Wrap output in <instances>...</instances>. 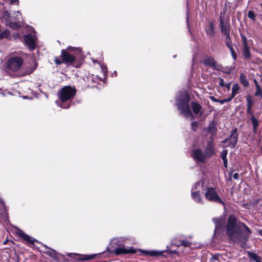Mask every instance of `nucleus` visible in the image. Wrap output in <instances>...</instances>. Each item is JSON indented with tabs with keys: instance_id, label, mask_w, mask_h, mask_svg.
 <instances>
[{
	"instance_id": "nucleus-25",
	"label": "nucleus",
	"mask_w": 262,
	"mask_h": 262,
	"mask_svg": "<svg viewBox=\"0 0 262 262\" xmlns=\"http://www.w3.org/2000/svg\"><path fill=\"white\" fill-rule=\"evenodd\" d=\"M239 79L241 83L245 87H247L249 86V82L248 80L246 79V76L243 74L241 73L239 76Z\"/></svg>"
},
{
	"instance_id": "nucleus-45",
	"label": "nucleus",
	"mask_w": 262,
	"mask_h": 262,
	"mask_svg": "<svg viewBox=\"0 0 262 262\" xmlns=\"http://www.w3.org/2000/svg\"><path fill=\"white\" fill-rule=\"evenodd\" d=\"M231 86V83L229 82L227 83H225L224 86L227 89V90H230Z\"/></svg>"
},
{
	"instance_id": "nucleus-13",
	"label": "nucleus",
	"mask_w": 262,
	"mask_h": 262,
	"mask_svg": "<svg viewBox=\"0 0 262 262\" xmlns=\"http://www.w3.org/2000/svg\"><path fill=\"white\" fill-rule=\"evenodd\" d=\"M193 158L196 161L202 163L205 162L206 156L200 149H196L192 153Z\"/></svg>"
},
{
	"instance_id": "nucleus-24",
	"label": "nucleus",
	"mask_w": 262,
	"mask_h": 262,
	"mask_svg": "<svg viewBox=\"0 0 262 262\" xmlns=\"http://www.w3.org/2000/svg\"><path fill=\"white\" fill-rule=\"evenodd\" d=\"M191 106L193 113L195 114H199L201 108V105L195 102H192Z\"/></svg>"
},
{
	"instance_id": "nucleus-42",
	"label": "nucleus",
	"mask_w": 262,
	"mask_h": 262,
	"mask_svg": "<svg viewBox=\"0 0 262 262\" xmlns=\"http://www.w3.org/2000/svg\"><path fill=\"white\" fill-rule=\"evenodd\" d=\"M226 43L227 46L229 48V47H232V46L231 45V43L230 37L229 38H227V40H226Z\"/></svg>"
},
{
	"instance_id": "nucleus-14",
	"label": "nucleus",
	"mask_w": 262,
	"mask_h": 262,
	"mask_svg": "<svg viewBox=\"0 0 262 262\" xmlns=\"http://www.w3.org/2000/svg\"><path fill=\"white\" fill-rule=\"evenodd\" d=\"M212 221L215 225L214 234H216L218 232H220L223 223V219L222 217H214L212 219Z\"/></svg>"
},
{
	"instance_id": "nucleus-47",
	"label": "nucleus",
	"mask_w": 262,
	"mask_h": 262,
	"mask_svg": "<svg viewBox=\"0 0 262 262\" xmlns=\"http://www.w3.org/2000/svg\"><path fill=\"white\" fill-rule=\"evenodd\" d=\"M210 99H211L212 101H214V102H218V101H219V99H216V98H215L214 97H213V96H211V97H210Z\"/></svg>"
},
{
	"instance_id": "nucleus-49",
	"label": "nucleus",
	"mask_w": 262,
	"mask_h": 262,
	"mask_svg": "<svg viewBox=\"0 0 262 262\" xmlns=\"http://www.w3.org/2000/svg\"><path fill=\"white\" fill-rule=\"evenodd\" d=\"M233 177L234 179H238V177H239V174L238 173H235L233 175Z\"/></svg>"
},
{
	"instance_id": "nucleus-56",
	"label": "nucleus",
	"mask_w": 262,
	"mask_h": 262,
	"mask_svg": "<svg viewBox=\"0 0 262 262\" xmlns=\"http://www.w3.org/2000/svg\"><path fill=\"white\" fill-rule=\"evenodd\" d=\"M113 74L115 75V76H117V72H116V71H115V72H114V74Z\"/></svg>"
},
{
	"instance_id": "nucleus-3",
	"label": "nucleus",
	"mask_w": 262,
	"mask_h": 262,
	"mask_svg": "<svg viewBox=\"0 0 262 262\" xmlns=\"http://www.w3.org/2000/svg\"><path fill=\"white\" fill-rule=\"evenodd\" d=\"M190 96L185 91L180 92L176 97V104L178 109L186 118L192 120L193 115L189 106Z\"/></svg>"
},
{
	"instance_id": "nucleus-27",
	"label": "nucleus",
	"mask_w": 262,
	"mask_h": 262,
	"mask_svg": "<svg viewBox=\"0 0 262 262\" xmlns=\"http://www.w3.org/2000/svg\"><path fill=\"white\" fill-rule=\"evenodd\" d=\"M227 154H228V150L226 149L223 150L221 154V157L223 161L224 165L225 167H227Z\"/></svg>"
},
{
	"instance_id": "nucleus-43",
	"label": "nucleus",
	"mask_w": 262,
	"mask_h": 262,
	"mask_svg": "<svg viewBox=\"0 0 262 262\" xmlns=\"http://www.w3.org/2000/svg\"><path fill=\"white\" fill-rule=\"evenodd\" d=\"M219 84L221 86H223V87L224 86L225 83H224V81L223 79H222V78H220L219 79Z\"/></svg>"
},
{
	"instance_id": "nucleus-29",
	"label": "nucleus",
	"mask_w": 262,
	"mask_h": 262,
	"mask_svg": "<svg viewBox=\"0 0 262 262\" xmlns=\"http://www.w3.org/2000/svg\"><path fill=\"white\" fill-rule=\"evenodd\" d=\"M96 256V254L83 255L80 258L81 260H89L94 259Z\"/></svg>"
},
{
	"instance_id": "nucleus-9",
	"label": "nucleus",
	"mask_w": 262,
	"mask_h": 262,
	"mask_svg": "<svg viewBox=\"0 0 262 262\" xmlns=\"http://www.w3.org/2000/svg\"><path fill=\"white\" fill-rule=\"evenodd\" d=\"M237 128L232 130L231 135L229 138L226 139L222 141L223 143H228V146L231 147H234L237 142L238 135L237 134Z\"/></svg>"
},
{
	"instance_id": "nucleus-28",
	"label": "nucleus",
	"mask_w": 262,
	"mask_h": 262,
	"mask_svg": "<svg viewBox=\"0 0 262 262\" xmlns=\"http://www.w3.org/2000/svg\"><path fill=\"white\" fill-rule=\"evenodd\" d=\"M239 86L237 84H234L232 88V97H234L238 92Z\"/></svg>"
},
{
	"instance_id": "nucleus-23",
	"label": "nucleus",
	"mask_w": 262,
	"mask_h": 262,
	"mask_svg": "<svg viewBox=\"0 0 262 262\" xmlns=\"http://www.w3.org/2000/svg\"><path fill=\"white\" fill-rule=\"evenodd\" d=\"M206 33L210 36H214L215 34L214 24L212 22H210L208 27L206 29Z\"/></svg>"
},
{
	"instance_id": "nucleus-34",
	"label": "nucleus",
	"mask_w": 262,
	"mask_h": 262,
	"mask_svg": "<svg viewBox=\"0 0 262 262\" xmlns=\"http://www.w3.org/2000/svg\"><path fill=\"white\" fill-rule=\"evenodd\" d=\"M246 101L247 103V107H252L253 105V101L251 99L250 96H248L246 98Z\"/></svg>"
},
{
	"instance_id": "nucleus-17",
	"label": "nucleus",
	"mask_w": 262,
	"mask_h": 262,
	"mask_svg": "<svg viewBox=\"0 0 262 262\" xmlns=\"http://www.w3.org/2000/svg\"><path fill=\"white\" fill-rule=\"evenodd\" d=\"M44 247L45 248V250L43 251V252L45 254L56 260H58V257L57 256V253L54 250L48 247L46 245H44Z\"/></svg>"
},
{
	"instance_id": "nucleus-31",
	"label": "nucleus",
	"mask_w": 262,
	"mask_h": 262,
	"mask_svg": "<svg viewBox=\"0 0 262 262\" xmlns=\"http://www.w3.org/2000/svg\"><path fill=\"white\" fill-rule=\"evenodd\" d=\"M191 245V243L187 241V240H182L181 241V243L177 246L179 247L180 246H183L185 247H190Z\"/></svg>"
},
{
	"instance_id": "nucleus-33",
	"label": "nucleus",
	"mask_w": 262,
	"mask_h": 262,
	"mask_svg": "<svg viewBox=\"0 0 262 262\" xmlns=\"http://www.w3.org/2000/svg\"><path fill=\"white\" fill-rule=\"evenodd\" d=\"M37 63L36 62L34 63V66L30 68L27 69L26 73L30 74L32 73L36 68Z\"/></svg>"
},
{
	"instance_id": "nucleus-26",
	"label": "nucleus",
	"mask_w": 262,
	"mask_h": 262,
	"mask_svg": "<svg viewBox=\"0 0 262 262\" xmlns=\"http://www.w3.org/2000/svg\"><path fill=\"white\" fill-rule=\"evenodd\" d=\"M251 120L253 125V130L256 132L257 127H258L259 123L257 120L255 118L253 113H251Z\"/></svg>"
},
{
	"instance_id": "nucleus-10",
	"label": "nucleus",
	"mask_w": 262,
	"mask_h": 262,
	"mask_svg": "<svg viewBox=\"0 0 262 262\" xmlns=\"http://www.w3.org/2000/svg\"><path fill=\"white\" fill-rule=\"evenodd\" d=\"M220 26L221 32L226 35V38L230 37V25L229 23L224 20L222 16V14L220 16Z\"/></svg>"
},
{
	"instance_id": "nucleus-15",
	"label": "nucleus",
	"mask_w": 262,
	"mask_h": 262,
	"mask_svg": "<svg viewBox=\"0 0 262 262\" xmlns=\"http://www.w3.org/2000/svg\"><path fill=\"white\" fill-rule=\"evenodd\" d=\"M0 214L2 219L5 222L8 221V215L4 207L3 200L0 199Z\"/></svg>"
},
{
	"instance_id": "nucleus-12",
	"label": "nucleus",
	"mask_w": 262,
	"mask_h": 262,
	"mask_svg": "<svg viewBox=\"0 0 262 262\" xmlns=\"http://www.w3.org/2000/svg\"><path fill=\"white\" fill-rule=\"evenodd\" d=\"M203 63L207 66L212 68L214 69L219 70L220 69V66L216 64V61L214 58L210 56L204 57L203 61Z\"/></svg>"
},
{
	"instance_id": "nucleus-46",
	"label": "nucleus",
	"mask_w": 262,
	"mask_h": 262,
	"mask_svg": "<svg viewBox=\"0 0 262 262\" xmlns=\"http://www.w3.org/2000/svg\"><path fill=\"white\" fill-rule=\"evenodd\" d=\"M252 107H247V112L248 114H250L251 116V113H252L251 111Z\"/></svg>"
},
{
	"instance_id": "nucleus-37",
	"label": "nucleus",
	"mask_w": 262,
	"mask_h": 262,
	"mask_svg": "<svg viewBox=\"0 0 262 262\" xmlns=\"http://www.w3.org/2000/svg\"><path fill=\"white\" fill-rule=\"evenodd\" d=\"M201 185V184H200V182H196L195 185L192 187V191H194V190H197L198 189V188Z\"/></svg>"
},
{
	"instance_id": "nucleus-2",
	"label": "nucleus",
	"mask_w": 262,
	"mask_h": 262,
	"mask_svg": "<svg viewBox=\"0 0 262 262\" xmlns=\"http://www.w3.org/2000/svg\"><path fill=\"white\" fill-rule=\"evenodd\" d=\"M133 244V240L128 237H118L113 238L111 241V245L114 249L116 254H126L134 253L136 250L127 245Z\"/></svg>"
},
{
	"instance_id": "nucleus-22",
	"label": "nucleus",
	"mask_w": 262,
	"mask_h": 262,
	"mask_svg": "<svg viewBox=\"0 0 262 262\" xmlns=\"http://www.w3.org/2000/svg\"><path fill=\"white\" fill-rule=\"evenodd\" d=\"M242 54L246 59H249L251 57V53L250 51V48L248 45H245L243 46V50Z\"/></svg>"
},
{
	"instance_id": "nucleus-11",
	"label": "nucleus",
	"mask_w": 262,
	"mask_h": 262,
	"mask_svg": "<svg viewBox=\"0 0 262 262\" xmlns=\"http://www.w3.org/2000/svg\"><path fill=\"white\" fill-rule=\"evenodd\" d=\"M24 39L26 45H27L30 49L32 50L35 49L36 37L34 33H30L25 35Z\"/></svg>"
},
{
	"instance_id": "nucleus-30",
	"label": "nucleus",
	"mask_w": 262,
	"mask_h": 262,
	"mask_svg": "<svg viewBox=\"0 0 262 262\" xmlns=\"http://www.w3.org/2000/svg\"><path fill=\"white\" fill-rule=\"evenodd\" d=\"M256 89V90L254 94L255 96H259L260 98H262V86H257Z\"/></svg>"
},
{
	"instance_id": "nucleus-7",
	"label": "nucleus",
	"mask_w": 262,
	"mask_h": 262,
	"mask_svg": "<svg viewBox=\"0 0 262 262\" xmlns=\"http://www.w3.org/2000/svg\"><path fill=\"white\" fill-rule=\"evenodd\" d=\"M206 199L211 202L223 204L224 203L219 196L217 191L215 188L212 187H207L205 189L204 193Z\"/></svg>"
},
{
	"instance_id": "nucleus-20",
	"label": "nucleus",
	"mask_w": 262,
	"mask_h": 262,
	"mask_svg": "<svg viewBox=\"0 0 262 262\" xmlns=\"http://www.w3.org/2000/svg\"><path fill=\"white\" fill-rule=\"evenodd\" d=\"M247 254L250 260L255 262H261V258L257 254L252 252L248 251Z\"/></svg>"
},
{
	"instance_id": "nucleus-50",
	"label": "nucleus",
	"mask_w": 262,
	"mask_h": 262,
	"mask_svg": "<svg viewBox=\"0 0 262 262\" xmlns=\"http://www.w3.org/2000/svg\"><path fill=\"white\" fill-rule=\"evenodd\" d=\"M234 97H232V96L228 98H227V99H225V102H230L231 101V100Z\"/></svg>"
},
{
	"instance_id": "nucleus-38",
	"label": "nucleus",
	"mask_w": 262,
	"mask_h": 262,
	"mask_svg": "<svg viewBox=\"0 0 262 262\" xmlns=\"http://www.w3.org/2000/svg\"><path fill=\"white\" fill-rule=\"evenodd\" d=\"M101 69L103 73V75H106V74L107 73V70L106 67L105 66L101 65Z\"/></svg>"
},
{
	"instance_id": "nucleus-19",
	"label": "nucleus",
	"mask_w": 262,
	"mask_h": 262,
	"mask_svg": "<svg viewBox=\"0 0 262 262\" xmlns=\"http://www.w3.org/2000/svg\"><path fill=\"white\" fill-rule=\"evenodd\" d=\"M19 235L24 241L29 244H33L36 240L28 235L25 234L21 231L19 232Z\"/></svg>"
},
{
	"instance_id": "nucleus-1",
	"label": "nucleus",
	"mask_w": 262,
	"mask_h": 262,
	"mask_svg": "<svg viewBox=\"0 0 262 262\" xmlns=\"http://www.w3.org/2000/svg\"><path fill=\"white\" fill-rule=\"evenodd\" d=\"M251 231L245 224L237 222L234 215H230L226 226V234L233 242L245 244Z\"/></svg>"
},
{
	"instance_id": "nucleus-18",
	"label": "nucleus",
	"mask_w": 262,
	"mask_h": 262,
	"mask_svg": "<svg viewBox=\"0 0 262 262\" xmlns=\"http://www.w3.org/2000/svg\"><path fill=\"white\" fill-rule=\"evenodd\" d=\"M165 252V251H157V250H149V251H144L143 253L145 255H149L151 256H156L158 257L159 256L163 255V253Z\"/></svg>"
},
{
	"instance_id": "nucleus-48",
	"label": "nucleus",
	"mask_w": 262,
	"mask_h": 262,
	"mask_svg": "<svg viewBox=\"0 0 262 262\" xmlns=\"http://www.w3.org/2000/svg\"><path fill=\"white\" fill-rule=\"evenodd\" d=\"M253 82L255 85L256 88H257V86H261V85L258 84L257 81L255 79H254Z\"/></svg>"
},
{
	"instance_id": "nucleus-4",
	"label": "nucleus",
	"mask_w": 262,
	"mask_h": 262,
	"mask_svg": "<svg viewBox=\"0 0 262 262\" xmlns=\"http://www.w3.org/2000/svg\"><path fill=\"white\" fill-rule=\"evenodd\" d=\"M81 49L72 47H68L67 49L61 51V58L62 62L66 63L74 62L77 57L80 54Z\"/></svg>"
},
{
	"instance_id": "nucleus-54",
	"label": "nucleus",
	"mask_w": 262,
	"mask_h": 262,
	"mask_svg": "<svg viewBox=\"0 0 262 262\" xmlns=\"http://www.w3.org/2000/svg\"><path fill=\"white\" fill-rule=\"evenodd\" d=\"M258 233L261 236H262V229L259 230Z\"/></svg>"
},
{
	"instance_id": "nucleus-36",
	"label": "nucleus",
	"mask_w": 262,
	"mask_h": 262,
	"mask_svg": "<svg viewBox=\"0 0 262 262\" xmlns=\"http://www.w3.org/2000/svg\"><path fill=\"white\" fill-rule=\"evenodd\" d=\"M230 49V51L231 52V55H232V56L234 60H235L236 59V54L235 53V51L234 50V49L233 48V47H229V48Z\"/></svg>"
},
{
	"instance_id": "nucleus-41",
	"label": "nucleus",
	"mask_w": 262,
	"mask_h": 262,
	"mask_svg": "<svg viewBox=\"0 0 262 262\" xmlns=\"http://www.w3.org/2000/svg\"><path fill=\"white\" fill-rule=\"evenodd\" d=\"M197 126H198V123L196 122H192V123H191V127H192V129L193 130H194V131L196 130Z\"/></svg>"
},
{
	"instance_id": "nucleus-51",
	"label": "nucleus",
	"mask_w": 262,
	"mask_h": 262,
	"mask_svg": "<svg viewBox=\"0 0 262 262\" xmlns=\"http://www.w3.org/2000/svg\"><path fill=\"white\" fill-rule=\"evenodd\" d=\"M56 63L57 64H61V63H63V62H62V61H60V60H56Z\"/></svg>"
},
{
	"instance_id": "nucleus-16",
	"label": "nucleus",
	"mask_w": 262,
	"mask_h": 262,
	"mask_svg": "<svg viewBox=\"0 0 262 262\" xmlns=\"http://www.w3.org/2000/svg\"><path fill=\"white\" fill-rule=\"evenodd\" d=\"M215 154L214 146L212 141L208 142L205 151V155L206 157H210Z\"/></svg>"
},
{
	"instance_id": "nucleus-39",
	"label": "nucleus",
	"mask_w": 262,
	"mask_h": 262,
	"mask_svg": "<svg viewBox=\"0 0 262 262\" xmlns=\"http://www.w3.org/2000/svg\"><path fill=\"white\" fill-rule=\"evenodd\" d=\"M241 37L243 41V46L248 45L246 37L243 35H241Z\"/></svg>"
},
{
	"instance_id": "nucleus-55",
	"label": "nucleus",
	"mask_w": 262,
	"mask_h": 262,
	"mask_svg": "<svg viewBox=\"0 0 262 262\" xmlns=\"http://www.w3.org/2000/svg\"><path fill=\"white\" fill-rule=\"evenodd\" d=\"M14 36H15V38L19 37V35L18 34H16L14 35Z\"/></svg>"
},
{
	"instance_id": "nucleus-53",
	"label": "nucleus",
	"mask_w": 262,
	"mask_h": 262,
	"mask_svg": "<svg viewBox=\"0 0 262 262\" xmlns=\"http://www.w3.org/2000/svg\"><path fill=\"white\" fill-rule=\"evenodd\" d=\"M10 3L11 4H13V3H14L15 2H17V4L18 3V0H10Z\"/></svg>"
},
{
	"instance_id": "nucleus-44",
	"label": "nucleus",
	"mask_w": 262,
	"mask_h": 262,
	"mask_svg": "<svg viewBox=\"0 0 262 262\" xmlns=\"http://www.w3.org/2000/svg\"><path fill=\"white\" fill-rule=\"evenodd\" d=\"M164 251H165V252H168L169 253H177V251L176 250H174V251L170 250V249L169 248L168 246H167V250H164Z\"/></svg>"
},
{
	"instance_id": "nucleus-35",
	"label": "nucleus",
	"mask_w": 262,
	"mask_h": 262,
	"mask_svg": "<svg viewBox=\"0 0 262 262\" xmlns=\"http://www.w3.org/2000/svg\"><path fill=\"white\" fill-rule=\"evenodd\" d=\"M248 16L249 18L252 19V20H255V16L254 12L252 11H249L248 13Z\"/></svg>"
},
{
	"instance_id": "nucleus-5",
	"label": "nucleus",
	"mask_w": 262,
	"mask_h": 262,
	"mask_svg": "<svg viewBox=\"0 0 262 262\" xmlns=\"http://www.w3.org/2000/svg\"><path fill=\"white\" fill-rule=\"evenodd\" d=\"M76 94V89L70 86H66L62 88L60 91L59 98L62 104L57 105L63 108H68L69 104H64V102L71 100ZM58 103L57 102H56Z\"/></svg>"
},
{
	"instance_id": "nucleus-52",
	"label": "nucleus",
	"mask_w": 262,
	"mask_h": 262,
	"mask_svg": "<svg viewBox=\"0 0 262 262\" xmlns=\"http://www.w3.org/2000/svg\"><path fill=\"white\" fill-rule=\"evenodd\" d=\"M218 102L220 103L221 104H224V103H225V101L224 99L223 100H219V101H218Z\"/></svg>"
},
{
	"instance_id": "nucleus-8",
	"label": "nucleus",
	"mask_w": 262,
	"mask_h": 262,
	"mask_svg": "<svg viewBox=\"0 0 262 262\" xmlns=\"http://www.w3.org/2000/svg\"><path fill=\"white\" fill-rule=\"evenodd\" d=\"M2 21L6 26L14 29H17L21 26V23L19 22H12L11 17L7 11H5L3 13L2 17Z\"/></svg>"
},
{
	"instance_id": "nucleus-40",
	"label": "nucleus",
	"mask_w": 262,
	"mask_h": 262,
	"mask_svg": "<svg viewBox=\"0 0 262 262\" xmlns=\"http://www.w3.org/2000/svg\"><path fill=\"white\" fill-rule=\"evenodd\" d=\"M15 17L16 19L17 20L16 22H19V23H20V21H19V19L21 18V14L19 13V11H17V12L16 13Z\"/></svg>"
},
{
	"instance_id": "nucleus-32",
	"label": "nucleus",
	"mask_w": 262,
	"mask_h": 262,
	"mask_svg": "<svg viewBox=\"0 0 262 262\" xmlns=\"http://www.w3.org/2000/svg\"><path fill=\"white\" fill-rule=\"evenodd\" d=\"M9 35V31L8 30H5L2 33L0 34V39L4 38H7Z\"/></svg>"
},
{
	"instance_id": "nucleus-21",
	"label": "nucleus",
	"mask_w": 262,
	"mask_h": 262,
	"mask_svg": "<svg viewBox=\"0 0 262 262\" xmlns=\"http://www.w3.org/2000/svg\"><path fill=\"white\" fill-rule=\"evenodd\" d=\"M192 199L196 203H202L203 201L199 191H192L191 192Z\"/></svg>"
},
{
	"instance_id": "nucleus-6",
	"label": "nucleus",
	"mask_w": 262,
	"mask_h": 262,
	"mask_svg": "<svg viewBox=\"0 0 262 262\" xmlns=\"http://www.w3.org/2000/svg\"><path fill=\"white\" fill-rule=\"evenodd\" d=\"M23 59L19 56L11 57L7 62L6 68L12 72L18 71L23 64Z\"/></svg>"
}]
</instances>
